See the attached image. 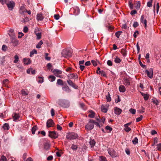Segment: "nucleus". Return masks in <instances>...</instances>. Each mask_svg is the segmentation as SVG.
<instances>
[{
    "label": "nucleus",
    "mask_w": 161,
    "mask_h": 161,
    "mask_svg": "<svg viewBox=\"0 0 161 161\" xmlns=\"http://www.w3.org/2000/svg\"><path fill=\"white\" fill-rule=\"evenodd\" d=\"M61 54L62 56L65 58L70 57L72 56V52L71 50L68 49H63Z\"/></svg>",
    "instance_id": "obj_1"
},
{
    "label": "nucleus",
    "mask_w": 161,
    "mask_h": 161,
    "mask_svg": "<svg viewBox=\"0 0 161 161\" xmlns=\"http://www.w3.org/2000/svg\"><path fill=\"white\" fill-rule=\"evenodd\" d=\"M95 121L93 119L89 120L88 123L85 126V129L87 130H91L94 127Z\"/></svg>",
    "instance_id": "obj_2"
},
{
    "label": "nucleus",
    "mask_w": 161,
    "mask_h": 161,
    "mask_svg": "<svg viewBox=\"0 0 161 161\" xmlns=\"http://www.w3.org/2000/svg\"><path fill=\"white\" fill-rule=\"evenodd\" d=\"M78 135L77 134L74 132L68 133L66 135V138L68 139L73 140L77 138Z\"/></svg>",
    "instance_id": "obj_3"
},
{
    "label": "nucleus",
    "mask_w": 161,
    "mask_h": 161,
    "mask_svg": "<svg viewBox=\"0 0 161 161\" xmlns=\"http://www.w3.org/2000/svg\"><path fill=\"white\" fill-rule=\"evenodd\" d=\"M5 3L7 5L8 7L10 10H12L15 6V3L13 1H9V0H6Z\"/></svg>",
    "instance_id": "obj_4"
},
{
    "label": "nucleus",
    "mask_w": 161,
    "mask_h": 161,
    "mask_svg": "<svg viewBox=\"0 0 161 161\" xmlns=\"http://www.w3.org/2000/svg\"><path fill=\"white\" fill-rule=\"evenodd\" d=\"M60 105L62 106L65 108H67L69 106V103L68 101L65 100H62L60 101Z\"/></svg>",
    "instance_id": "obj_5"
},
{
    "label": "nucleus",
    "mask_w": 161,
    "mask_h": 161,
    "mask_svg": "<svg viewBox=\"0 0 161 161\" xmlns=\"http://www.w3.org/2000/svg\"><path fill=\"white\" fill-rule=\"evenodd\" d=\"M52 72L57 77L61 78V75L62 73V71L58 69H54L52 71Z\"/></svg>",
    "instance_id": "obj_6"
},
{
    "label": "nucleus",
    "mask_w": 161,
    "mask_h": 161,
    "mask_svg": "<svg viewBox=\"0 0 161 161\" xmlns=\"http://www.w3.org/2000/svg\"><path fill=\"white\" fill-rule=\"evenodd\" d=\"M146 72L147 75V76L149 78L151 79L153 78V69L152 68L148 70H146Z\"/></svg>",
    "instance_id": "obj_7"
},
{
    "label": "nucleus",
    "mask_w": 161,
    "mask_h": 161,
    "mask_svg": "<svg viewBox=\"0 0 161 161\" xmlns=\"http://www.w3.org/2000/svg\"><path fill=\"white\" fill-rule=\"evenodd\" d=\"M108 153L109 155L112 158L116 157V152L112 148H108Z\"/></svg>",
    "instance_id": "obj_8"
},
{
    "label": "nucleus",
    "mask_w": 161,
    "mask_h": 161,
    "mask_svg": "<svg viewBox=\"0 0 161 161\" xmlns=\"http://www.w3.org/2000/svg\"><path fill=\"white\" fill-rule=\"evenodd\" d=\"M49 136L51 138H57L58 136V134L55 131H49Z\"/></svg>",
    "instance_id": "obj_9"
},
{
    "label": "nucleus",
    "mask_w": 161,
    "mask_h": 161,
    "mask_svg": "<svg viewBox=\"0 0 161 161\" xmlns=\"http://www.w3.org/2000/svg\"><path fill=\"white\" fill-rule=\"evenodd\" d=\"M140 20L141 23L144 25L145 28H146L147 27V21L143 15L141 16Z\"/></svg>",
    "instance_id": "obj_10"
},
{
    "label": "nucleus",
    "mask_w": 161,
    "mask_h": 161,
    "mask_svg": "<svg viewBox=\"0 0 161 161\" xmlns=\"http://www.w3.org/2000/svg\"><path fill=\"white\" fill-rule=\"evenodd\" d=\"M54 122L52 119L48 120L47 122V127H50L53 126Z\"/></svg>",
    "instance_id": "obj_11"
},
{
    "label": "nucleus",
    "mask_w": 161,
    "mask_h": 161,
    "mask_svg": "<svg viewBox=\"0 0 161 161\" xmlns=\"http://www.w3.org/2000/svg\"><path fill=\"white\" fill-rule=\"evenodd\" d=\"M35 33L36 36V38L37 40H39L41 38V32L38 31V29H35Z\"/></svg>",
    "instance_id": "obj_12"
},
{
    "label": "nucleus",
    "mask_w": 161,
    "mask_h": 161,
    "mask_svg": "<svg viewBox=\"0 0 161 161\" xmlns=\"http://www.w3.org/2000/svg\"><path fill=\"white\" fill-rule=\"evenodd\" d=\"M123 81L124 84L126 86H129L130 85V80L127 77H125Z\"/></svg>",
    "instance_id": "obj_13"
},
{
    "label": "nucleus",
    "mask_w": 161,
    "mask_h": 161,
    "mask_svg": "<svg viewBox=\"0 0 161 161\" xmlns=\"http://www.w3.org/2000/svg\"><path fill=\"white\" fill-rule=\"evenodd\" d=\"M11 42L13 43V45L14 46H16L19 44L18 41L16 39L14 38H13L12 39Z\"/></svg>",
    "instance_id": "obj_14"
},
{
    "label": "nucleus",
    "mask_w": 161,
    "mask_h": 161,
    "mask_svg": "<svg viewBox=\"0 0 161 161\" xmlns=\"http://www.w3.org/2000/svg\"><path fill=\"white\" fill-rule=\"evenodd\" d=\"M122 111V110L121 109L117 107H114V112L115 114L119 115L121 113Z\"/></svg>",
    "instance_id": "obj_15"
},
{
    "label": "nucleus",
    "mask_w": 161,
    "mask_h": 161,
    "mask_svg": "<svg viewBox=\"0 0 161 161\" xmlns=\"http://www.w3.org/2000/svg\"><path fill=\"white\" fill-rule=\"evenodd\" d=\"M108 106L107 105H102L101 108V111L104 113H107L108 111Z\"/></svg>",
    "instance_id": "obj_16"
},
{
    "label": "nucleus",
    "mask_w": 161,
    "mask_h": 161,
    "mask_svg": "<svg viewBox=\"0 0 161 161\" xmlns=\"http://www.w3.org/2000/svg\"><path fill=\"white\" fill-rule=\"evenodd\" d=\"M68 76L71 79H77L78 77V75L75 74H69L68 75Z\"/></svg>",
    "instance_id": "obj_17"
},
{
    "label": "nucleus",
    "mask_w": 161,
    "mask_h": 161,
    "mask_svg": "<svg viewBox=\"0 0 161 161\" xmlns=\"http://www.w3.org/2000/svg\"><path fill=\"white\" fill-rule=\"evenodd\" d=\"M27 10L25 8L24 6H21L19 12L21 14H24L26 13Z\"/></svg>",
    "instance_id": "obj_18"
},
{
    "label": "nucleus",
    "mask_w": 161,
    "mask_h": 161,
    "mask_svg": "<svg viewBox=\"0 0 161 161\" xmlns=\"http://www.w3.org/2000/svg\"><path fill=\"white\" fill-rule=\"evenodd\" d=\"M23 60L24 64L25 65H28L31 63V61L29 58H24L23 59Z\"/></svg>",
    "instance_id": "obj_19"
},
{
    "label": "nucleus",
    "mask_w": 161,
    "mask_h": 161,
    "mask_svg": "<svg viewBox=\"0 0 161 161\" xmlns=\"http://www.w3.org/2000/svg\"><path fill=\"white\" fill-rule=\"evenodd\" d=\"M13 116L14 121H17L19 118V115L16 113L13 114Z\"/></svg>",
    "instance_id": "obj_20"
},
{
    "label": "nucleus",
    "mask_w": 161,
    "mask_h": 161,
    "mask_svg": "<svg viewBox=\"0 0 161 161\" xmlns=\"http://www.w3.org/2000/svg\"><path fill=\"white\" fill-rule=\"evenodd\" d=\"M141 93L143 97L145 100H148L149 97V96L147 94H146L145 93L142 92H141Z\"/></svg>",
    "instance_id": "obj_21"
},
{
    "label": "nucleus",
    "mask_w": 161,
    "mask_h": 161,
    "mask_svg": "<svg viewBox=\"0 0 161 161\" xmlns=\"http://www.w3.org/2000/svg\"><path fill=\"white\" fill-rule=\"evenodd\" d=\"M119 91L120 92H124L125 91V88L123 85H121L119 87Z\"/></svg>",
    "instance_id": "obj_22"
},
{
    "label": "nucleus",
    "mask_w": 161,
    "mask_h": 161,
    "mask_svg": "<svg viewBox=\"0 0 161 161\" xmlns=\"http://www.w3.org/2000/svg\"><path fill=\"white\" fill-rule=\"evenodd\" d=\"M114 61L116 63H120L121 61V60L118 56H116Z\"/></svg>",
    "instance_id": "obj_23"
},
{
    "label": "nucleus",
    "mask_w": 161,
    "mask_h": 161,
    "mask_svg": "<svg viewBox=\"0 0 161 161\" xmlns=\"http://www.w3.org/2000/svg\"><path fill=\"white\" fill-rule=\"evenodd\" d=\"M89 112L90 114L88 115V117L91 118H93L95 116V113L92 110H90Z\"/></svg>",
    "instance_id": "obj_24"
},
{
    "label": "nucleus",
    "mask_w": 161,
    "mask_h": 161,
    "mask_svg": "<svg viewBox=\"0 0 161 161\" xmlns=\"http://www.w3.org/2000/svg\"><path fill=\"white\" fill-rule=\"evenodd\" d=\"M43 17L42 14H38L37 15V19L38 20H42Z\"/></svg>",
    "instance_id": "obj_25"
},
{
    "label": "nucleus",
    "mask_w": 161,
    "mask_h": 161,
    "mask_svg": "<svg viewBox=\"0 0 161 161\" xmlns=\"http://www.w3.org/2000/svg\"><path fill=\"white\" fill-rule=\"evenodd\" d=\"M4 130H8L9 129V126L7 123L4 124L3 127Z\"/></svg>",
    "instance_id": "obj_26"
},
{
    "label": "nucleus",
    "mask_w": 161,
    "mask_h": 161,
    "mask_svg": "<svg viewBox=\"0 0 161 161\" xmlns=\"http://www.w3.org/2000/svg\"><path fill=\"white\" fill-rule=\"evenodd\" d=\"M50 147V145L48 142L45 143L44 146V148L45 150H48L49 149Z\"/></svg>",
    "instance_id": "obj_27"
},
{
    "label": "nucleus",
    "mask_w": 161,
    "mask_h": 161,
    "mask_svg": "<svg viewBox=\"0 0 161 161\" xmlns=\"http://www.w3.org/2000/svg\"><path fill=\"white\" fill-rule=\"evenodd\" d=\"M55 77L53 75H50L48 77V79L51 82L54 81L55 80Z\"/></svg>",
    "instance_id": "obj_28"
},
{
    "label": "nucleus",
    "mask_w": 161,
    "mask_h": 161,
    "mask_svg": "<svg viewBox=\"0 0 161 161\" xmlns=\"http://www.w3.org/2000/svg\"><path fill=\"white\" fill-rule=\"evenodd\" d=\"M37 53V52L36 50L33 49L30 52V56L31 57H32L33 55L34 54H36Z\"/></svg>",
    "instance_id": "obj_29"
},
{
    "label": "nucleus",
    "mask_w": 161,
    "mask_h": 161,
    "mask_svg": "<svg viewBox=\"0 0 161 161\" xmlns=\"http://www.w3.org/2000/svg\"><path fill=\"white\" fill-rule=\"evenodd\" d=\"M43 44V42L42 40H41L39 43L36 45V47L37 48H40L41 47V45Z\"/></svg>",
    "instance_id": "obj_30"
},
{
    "label": "nucleus",
    "mask_w": 161,
    "mask_h": 161,
    "mask_svg": "<svg viewBox=\"0 0 161 161\" xmlns=\"http://www.w3.org/2000/svg\"><path fill=\"white\" fill-rule=\"evenodd\" d=\"M37 129V127L36 125L34 126L32 128V133L33 134H35V131Z\"/></svg>",
    "instance_id": "obj_31"
},
{
    "label": "nucleus",
    "mask_w": 161,
    "mask_h": 161,
    "mask_svg": "<svg viewBox=\"0 0 161 161\" xmlns=\"http://www.w3.org/2000/svg\"><path fill=\"white\" fill-rule=\"evenodd\" d=\"M90 145L91 147H93L95 144V142L94 140H91L90 142Z\"/></svg>",
    "instance_id": "obj_32"
},
{
    "label": "nucleus",
    "mask_w": 161,
    "mask_h": 161,
    "mask_svg": "<svg viewBox=\"0 0 161 161\" xmlns=\"http://www.w3.org/2000/svg\"><path fill=\"white\" fill-rule=\"evenodd\" d=\"M106 97L108 102H110L111 101V99L109 92H108V95L106 96Z\"/></svg>",
    "instance_id": "obj_33"
},
{
    "label": "nucleus",
    "mask_w": 161,
    "mask_h": 161,
    "mask_svg": "<svg viewBox=\"0 0 161 161\" xmlns=\"http://www.w3.org/2000/svg\"><path fill=\"white\" fill-rule=\"evenodd\" d=\"M132 142L134 144H136L138 142V139L136 137H135L132 141Z\"/></svg>",
    "instance_id": "obj_34"
},
{
    "label": "nucleus",
    "mask_w": 161,
    "mask_h": 161,
    "mask_svg": "<svg viewBox=\"0 0 161 161\" xmlns=\"http://www.w3.org/2000/svg\"><path fill=\"white\" fill-rule=\"evenodd\" d=\"M144 110L145 108L142 107L141 109L137 110V112L139 113H143L144 112Z\"/></svg>",
    "instance_id": "obj_35"
},
{
    "label": "nucleus",
    "mask_w": 161,
    "mask_h": 161,
    "mask_svg": "<svg viewBox=\"0 0 161 161\" xmlns=\"http://www.w3.org/2000/svg\"><path fill=\"white\" fill-rule=\"evenodd\" d=\"M125 130L127 132H129L130 131V128L128 127V126H126L124 125Z\"/></svg>",
    "instance_id": "obj_36"
},
{
    "label": "nucleus",
    "mask_w": 161,
    "mask_h": 161,
    "mask_svg": "<svg viewBox=\"0 0 161 161\" xmlns=\"http://www.w3.org/2000/svg\"><path fill=\"white\" fill-rule=\"evenodd\" d=\"M57 83L60 85H63V81L60 79H58L57 80Z\"/></svg>",
    "instance_id": "obj_37"
},
{
    "label": "nucleus",
    "mask_w": 161,
    "mask_h": 161,
    "mask_svg": "<svg viewBox=\"0 0 161 161\" xmlns=\"http://www.w3.org/2000/svg\"><path fill=\"white\" fill-rule=\"evenodd\" d=\"M121 53L124 56H125L126 55V51L124 49H122L121 50Z\"/></svg>",
    "instance_id": "obj_38"
},
{
    "label": "nucleus",
    "mask_w": 161,
    "mask_h": 161,
    "mask_svg": "<svg viewBox=\"0 0 161 161\" xmlns=\"http://www.w3.org/2000/svg\"><path fill=\"white\" fill-rule=\"evenodd\" d=\"M122 33V31H118L115 34V36H116L118 38H119L120 35Z\"/></svg>",
    "instance_id": "obj_39"
},
{
    "label": "nucleus",
    "mask_w": 161,
    "mask_h": 161,
    "mask_svg": "<svg viewBox=\"0 0 161 161\" xmlns=\"http://www.w3.org/2000/svg\"><path fill=\"white\" fill-rule=\"evenodd\" d=\"M100 161H107L106 158L103 156H101L100 157Z\"/></svg>",
    "instance_id": "obj_40"
},
{
    "label": "nucleus",
    "mask_w": 161,
    "mask_h": 161,
    "mask_svg": "<svg viewBox=\"0 0 161 161\" xmlns=\"http://www.w3.org/2000/svg\"><path fill=\"white\" fill-rule=\"evenodd\" d=\"M15 60L14 61V63H17L19 60V57L17 55H15L14 56Z\"/></svg>",
    "instance_id": "obj_41"
},
{
    "label": "nucleus",
    "mask_w": 161,
    "mask_h": 161,
    "mask_svg": "<svg viewBox=\"0 0 161 161\" xmlns=\"http://www.w3.org/2000/svg\"><path fill=\"white\" fill-rule=\"evenodd\" d=\"M7 159L5 156L3 155L1 156L0 159V161H7Z\"/></svg>",
    "instance_id": "obj_42"
},
{
    "label": "nucleus",
    "mask_w": 161,
    "mask_h": 161,
    "mask_svg": "<svg viewBox=\"0 0 161 161\" xmlns=\"http://www.w3.org/2000/svg\"><path fill=\"white\" fill-rule=\"evenodd\" d=\"M153 0H150V1L148 2L147 3V6L148 7H151L152 6V3Z\"/></svg>",
    "instance_id": "obj_43"
},
{
    "label": "nucleus",
    "mask_w": 161,
    "mask_h": 161,
    "mask_svg": "<svg viewBox=\"0 0 161 161\" xmlns=\"http://www.w3.org/2000/svg\"><path fill=\"white\" fill-rule=\"evenodd\" d=\"M99 74H101V75L103 76H105L106 75L105 72L103 71H99Z\"/></svg>",
    "instance_id": "obj_44"
},
{
    "label": "nucleus",
    "mask_w": 161,
    "mask_h": 161,
    "mask_svg": "<svg viewBox=\"0 0 161 161\" xmlns=\"http://www.w3.org/2000/svg\"><path fill=\"white\" fill-rule=\"evenodd\" d=\"M129 111L130 112V113H131L132 114H135L136 113V110L134 109H133V108H130V110H129Z\"/></svg>",
    "instance_id": "obj_45"
},
{
    "label": "nucleus",
    "mask_w": 161,
    "mask_h": 161,
    "mask_svg": "<svg viewBox=\"0 0 161 161\" xmlns=\"http://www.w3.org/2000/svg\"><path fill=\"white\" fill-rule=\"evenodd\" d=\"M153 102L156 105L158 104V101L156 99H152Z\"/></svg>",
    "instance_id": "obj_46"
},
{
    "label": "nucleus",
    "mask_w": 161,
    "mask_h": 161,
    "mask_svg": "<svg viewBox=\"0 0 161 161\" xmlns=\"http://www.w3.org/2000/svg\"><path fill=\"white\" fill-rule=\"evenodd\" d=\"M136 8L139 9L141 6V3L140 1L137 2L136 3Z\"/></svg>",
    "instance_id": "obj_47"
},
{
    "label": "nucleus",
    "mask_w": 161,
    "mask_h": 161,
    "mask_svg": "<svg viewBox=\"0 0 161 161\" xmlns=\"http://www.w3.org/2000/svg\"><path fill=\"white\" fill-rule=\"evenodd\" d=\"M143 116L142 115H141L140 117L138 118H137L136 119V121L137 122H138L141 121L142 119Z\"/></svg>",
    "instance_id": "obj_48"
},
{
    "label": "nucleus",
    "mask_w": 161,
    "mask_h": 161,
    "mask_svg": "<svg viewBox=\"0 0 161 161\" xmlns=\"http://www.w3.org/2000/svg\"><path fill=\"white\" fill-rule=\"evenodd\" d=\"M29 21V19L28 17H26L25 18L22 20V22H28Z\"/></svg>",
    "instance_id": "obj_49"
},
{
    "label": "nucleus",
    "mask_w": 161,
    "mask_h": 161,
    "mask_svg": "<svg viewBox=\"0 0 161 161\" xmlns=\"http://www.w3.org/2000/svg\"><path fill=\"white\" fill-rule=\"evenodd\" d=\"M48 53H45V58L47 60H50L51 58L50 57L48 56Z\"/></svg>",
    "instance_id": "obj_50"
},
{
    "label": "nucleus",
    "mask_w": 161,
    "mask_h": 161,
    "mask_svg": "<svg viewBox=\"0 0 161 161\" xmlns=\"http://www.w3.org/2000/svg\"><path fill=\"white\" fill-rule=\"evenodd\" d=\"M67 82L68 84L71 86H72V85H73V84H74L73 82L70 80H68L67 81Z\"/></svg>",
    "instance_id": "obj_51"
},
{
    "label": "nucleus",
    "mask_w": 161,
    "mask_h": 161,
    "mask_svg": "<svg viewBox=\"0 0 161 161\" xmlns=\"http://www.w3.org/2000/svg\"><path fill=\"white\" fill-rule=\"evenodd\" d=\"M63 90L68 92H70V90L68 86H65L64 87H63Z\"/></svg>",
    "instance_id": "obj_52"
},
{
    "label": "nucleus",
    "mask_w": 161,
    "mask_h": 161,
    "mask_svg": "<svg viewBox=\"0 0 161 161\" xmlns=\"http://www.w3.org/2000/svg\"><path fill=\"white\" fill-rule=\"evenodd\" d=\"M38 78L40 79L38 80V82L39 83H42L43 82V78L41 77H39Z\"/></svg>",
    "instance_id": "obj_53"
},
{
    "label": "nucleus",
    "mask_w": 161,
    "mask_h": 161,
    "mask_svg": "<svg viewBox=\"0 0 161 161\" xmlns=\"http://www.w3.org/2000/svg\"><path fill=\"white\" fill-rule=\"evenodd\" d=\"M91 62L94 66H97V60H92Z\"/></svg>",
    "instance_id": "obj_54"
},
{
    "label": "nucleus",
    "mask_w": 161,
    "mask_h": 161,
    "mask_svg": "<svg viewBox=\"0 0 161 161\" xmlns=\"http://www.w3.org/2000/svg\"><path fill=\"white\" fill-rule=\"evenodd\" d=\"M107 64L109 66H111L112 65L113 63L110 60H108L107 62Z\"/></svg>",
    "instance_id": "obj_55"
},
{
    "label": "nucleus",
    "mask_w": 161,
    "mask_h": 161,
    "mask_svg": "<svg viewBox=\"0 0 161 161\" xmlns=\"http://www.w3.org/2000/svg\"><path fill=\"white\" fill-rule=\"evenodd\" d=\"M139 33L138 31H135L133 34V36L135 38L137 36V35H138Z\"/></svg>",
    "instance_id": "obj_56"
},
{
    "label": "nucleus",
    "mask_w": 161,
    "mask_h": 161,
    "mask_svg": "<svg viewBox=\"0 0 161 161\" xmlns=\"http://www.w3.org/2000/svg\"><path fill=\"white\" fill-rule=\"evenodd\" d=\"M7 47L5 45H3L2 47V50L4 51H6Z\"/></svg>",
    "instance_id": "obj_57"
},
{
    "label": "nucleus",
    "mask_w": 161,
    "mask_h": 161,
    "mask_svg": "<svg viewBox=\"0 0 161 161\" xmlns=\"http://www.w3.org/2000/svg\"><path fill=\"white\" fill-rule=\"evenodd\" d=\"M105 129L106 130H109L110 132L112 130V128L109 126H107L106 127Z\"/></svg>",
    "instance_id": "obj_58"
},
{
    "label": "nucleus",
    "mask_w": 161,
    "mask_h": 161,
    "mask_svg": "<svg viewBox=\"0 0 161 161\" xmlns=\"http://www.w3.org/2000/svg\"><path fill=\"white\" fill-rule=\"evenodd\" d=\"M71 148L73 150H76L77 148V147L76 145H73L71 146Z\"/></svg>",
    "instance_id": "obj_59"
},
{
    "label": "nucleus",
    "mask_w": 161,
    "mask_h": 161,
    "mask_svg": "<svg viewBox=\"0 0 161 161\" xmlns=\"http://www.w3.org/2000/svg\"><path fill=\"white\" fill-rule=\"evenodd\" d=\"M137 12L135 10H132L130 12V14L132 15H133L136 14Z\"/></svg>",
    "instance_id": "obj_60"
},
{
    "label": "nucleus",
    "mask_w": 161,
    "mask_h": 161,
    "mask_svg": "<svg viewBox=\"0 0 161 161\" xmlns=\"http://www.w3.org/2000/svg\"><path fill=\"white\" fill-rule=\"evenodd\" d=\"M28 28L27 26H25L24 27L23 31L25 32L26 33L28 32Z\"/></svg>",
    "instance_id": "obj_61"
},
{
    "label": "nucleus",
    "mask_w": 161,
    "mask_h": 161,
    "mask_svg": "<svg viewBox=\"0 0 161 161\" xmlns=\"http://www.w3.org/2000/svg\"><path fill=\"white\" fill-rule=\"evenodd\" d=\"M157 148L158 150H161V143H159L157 145Z\"/></svg>",
    "instance_id": "obj_62"
},
{
    "label": "nucleus",
    "mask_w": 161,
    "mask_h": 161,
    "mask_svg": "<svg viewBox=\"0 0 161 161\" xmlns=\"http://www.w3.org/2000/svg\"><path fill=\"white\" fill-rule=\"evenodd\" d=\"M54 17L56 20H58L59 18V16L58 14H55L54 15Z\"/></svg>",
    "instance_id": "obj_63"
},
{
    "label": "nucleus",
    "mask_w": 161,
    "mask_h": 161,
    "mask_svg": "<svg viewBox=\"0 0 161 161\" xmlns=\"http://www.w3.org/2000/svg\"><path fill=\"white\" fill-rule=\"evenodd\" d=\"M21 93L23 95H27V92L24 90H22L21 91Z\"/></svg>",
    "instance_id": "obj_64"
}]
</instances>
